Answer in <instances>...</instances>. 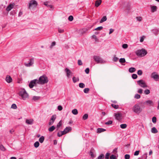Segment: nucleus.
Listing matches in <instances>:
<instances>
[{
	"label": "nucleus",
	"instance_id": "1",
	"mask_svg": "<svg viewBox=\"0 0 159 159\" xmlns=\"http://www.w3.org/2000/svg\"><path fill=\"white\" fill-rule=\"evenodd\" d=\"M37 84H47L48 81V77L45 75L41 76L39 79L37 80Z\"/></svg>",
	"mask_w": 159,
	"mask_h": 159
},
{
	"label": "nucleus",
	"instance_id": "2",
	"mask_svg": "<svg viewBox=\"0 0 159 159\" xmlns=\"http://www.w3.org/2000/svg\"><path fill=\"white\" fill-rule=\"evenodd\" d=\"M135 53L138 56L142 57L146 55L147 52L145 49L143 48L141 49L137 50Z\"/></svg>",
	"mask_w": 159,
	"mask_h": 159
},
{
	"label": "nucleus",
	"instance_id": "3",
	"mask_svg": "<svg viewBox=\"0 0 159 159\" xmlns=\"http://www.w3.org/2000/svg\"><path fill=\"white\" fill-rule=\"evenodd\" d=\"M132 110L134 112L139 114L142 111V110L139 104H136L133 106Z\"/></svg>",
	"mask_w": 159,
	"mask_h": 159
},
{
	"label": "nucleus",
	"instance_id": "4",
	"mask_svg": "<svg viewBox=\"0 0 159 159\" xmlns=\"http://www.w3.org/2000/svg\"><path fill=\"white\" fill-rule=\"evenodd\" d=\"M19 95L24 100H25L26 98H27L28 96V93L24 89L22 90L20 92Z\"/></svg>",
	"mask_w": 159,
	"mask_h": 159
},
{
	"label": "nucleus",
	"instance_id": "5",
	"mask_svg": "<svg viewBox=\"0 0 159 159\" xmlns=\"http://www.w3.org/2000/svg\"><path fill=\"white\" fill-rule=\"evenodd\" d=\"M94 60L97 62V63H103L105 61L99 56H94L93 57Z\"/></svg>",
	"mask_w": 159,
	"mask_h": 159
},
{
	"label": "nucleus",
	"instance_id": "6",
	"mask_svg": "<svg viewBox=\"0 0 159 159\" xmlns=\"http://www.w3.org/2000/svg\"><path fill=\"white\" fill-rule=\"evenodd\" d=\"M38 5L37 2L35 0H31L29 4V8H30L31 7H36Z\"/></svg>",
	"mask_w": 159,
	"mask_h": 159
},
{
	"label": "nucleus",
	"instance_id": "7",
	"mask_svg": "<svg viewBox=\"0 0 159 159\" xmlns=\"http://www.w3.org/2000/svg\"><path fill=\"white\" fill-rule=\"evenodd\" d=\"M138 84L142 87L145 88L147 87V85L144 81L142 80H139L137 81Z\"/></svg>",
	"mask_w": 159,
	"mask_h": 159
},
{
	"label": "nucleus",
	"instance_id": "8",
	"mask_svg": "<svg viewBox=\"0 0 159 159\" xmlns=\"http://www.w3.org/2000/svg\"><path fill=\"white\" fill-rule=\"evenodd\" d=\"M37 84V79H34L31 80L29 84V87L30 88H32L34 86H35Z\"/></svg>",
	"mask_w": 159,
	"mask_h": 159
},
{
	"label": "nucleus",
	"instance_id": "9",
	"mask_svg": "<svg viewBox=\"0 0 159 159\" xmlns=\"http://www.w3.org/2000/svg\"><path fill=\"white\" fill-rule=\"evenodd\" d=\"M34 58H31L29 62L28 63H25V65L27 67H29L31 66L34 63Z\"/></svg>",
	"mask_w": 159,
	"mask_h": 159
},
{
	"label": "nucleus",
	"instance_id": "10",
	"mask_svg": "<svg viewBox=\"0 0 159 159\" xmlns=\"http://www.w3.org/2000/svg\"><path fill=\"white\" fill-rule=\"evenodd\" d=\"M114 115L117 120H120L121 119V117L122 116V114L121 112L115 113Z\"/></svg>",
	"mask_w": 159,
	"mask_h": 159
},
{
	"label": "nucleus",
	"instance_id": "11",
	"mask_svg": "<svg viewBox=\"0 0 159 159\" xmlns=\"http://www.w3.org/2000/svg\"><path fill=\"white\" fill-rule=\"evenodd\" d=\"M72 130V128L71 127L69 126V127H66L64 130L62 131L64 133V134H65L69 132L70 131Z\"/></svg>",
	"mask_w": 159,
	"mask_h": 159
},
{
	"label": "nucleus",
	"instance_id": "12",
	"mask_svg": "<svg viewBox=\"0 0 159 159\" xmlns=\"http://www.w3.org/2000/svg\"><path fill=\"white\" fill-rule=\"evenodd\" d=\"M65 71L66 72L67 77L69 78L70 75L72 73L71 71L68 68H66L65 69Z\"/></svg>",
	"mask_w": 159,
	"mask_h": 159
},
{
	"label": "nucleus",
	"instance_id": "13",
	"mask_svg": "<svg viewBox=\"0 0 159 159\" xmlns=\"http://www.w3.org/2000/svg\"><path fill=\"white\" fill-rule=\"evenodd\" d=\"M6 80L8 83H10L12 82V78L10 76L7 75L6 78Z\"/></svg>",
	"mask_w": 159,
	"mask_h": 159
},
{
	"label": "nucleus",
	"instance_id": "14",
	"mask_svg": "<svg viewBox=\"0 0 159 159\" xmlns=\"http://www.w3.org/2000/svg\"><path fill=\"white\" fill-rule=\"evenodd\" d=\"M156 73L155 72H153L152 73L151 75L152 77L155 79H158L159 78V76L157 74H155Z\"/></svg>",
	"mask_w": 159,
	"mask_h": 159
},
{
	"label": "nucleus",
	"instance_id": "15",
	"mask_svg": "<svg viewBox=\"0 0 159 159\" xmlns=\"http://www.w3.org/2000/svg\"><path fill=\"white\" fill-rule=\"evenodd\" d=\"M34 120L33 119H26L25 123L28 125H32L33 123Z\"/></svg>",
	"mask_w": 159,
	"mask_h": 159
},
{
	"label": "nucleus",
	"instance_id": "16",
	"mask_svg": "<svg viewBox=\"0 0 159 159\" xmlns=\"http://www.w3.org/2000/svg\"><path fill=\"white\" fill-rule=\"evenodd\" d=\"M14 5L12 4H9L6 8V10L8 11H10L14 7Z\"/></svg>",
	"mask_w": 159,
	"mask_h": 159
},
{
	"label": "nucleus",
	"instance_id": "17",
	"mask_svg": "<svg viewBox=\"0 0 159 159\" xmlns=\"http://www.w3.org/2000/svg\"><path fill=\"white\" fill-rule=\"evenodd\" d=\"M90 29V28L89 27L85 28L81 30V33L82 34H84L86 33L87 31L89 30Z\"/></svg>",
	"mask_w": 159,
	"mask_h": 159
},
{
	"label": "nucleus",
	"instance_id": "18",
	"mask_svg": "<svg viewBox=\"0 0 159 159\" xmlns=\"http://www.w3.org/2000/svg\"><path fill=\"white\" fill-rule=\"evenodd\" d=\"M151 11L152 12H154L157 11V7L155 6H151Z\"/></svg>",
	"mask_w": 159,
	"mask_h": 159
},
{
	"label": "nucleus",
	"instance_id": "19",
	"mask_svg": "<svg viewBox=\"0 0 159 159\" xmlns=\"http://www.w3.org/2000/svg\"><path fill=\"white\" fill-rule=\"evenodd\" d=\"M106 130V129L102 128H98L97 129V133H100L102 132H103Z\"/></svg>",
	"mask_w": 159,
	"mask_h": 159
},
{
	"label": "nucleus",
	"instance_id": "20",
	"mask_svg": "<svg viewBox=\"0 0 159 159\" xmlns=\"http://www.w3.org/2000/svg\"><path fill=\"white\" fill-rule=\"evenodd\" d=\"M102 2L101 0H98L95 1V6L96 7H98L101 4Z\"/></svg>",
	"mask_w": 159,
	"mask_h": 159
},
{
	"label": "nucleus",
	"instance_id": "21",
	"mask_svg": "<svg viewBox=\"0 0 159 159\" xmlns=\"http://www.w3.org/2000/svg\"><path fill=\"white\" fill-rule=\"evenodd\" d=\"M136 71V69L134 67L130 68L129 69V71L130 73H133Z\"/></svg>",
	"mask_w": 159,
	"mask_h": 159
},
{
	"label": "nucleus",
	"instance_id": "22",
	"mask_svg": "<svg viewBox=\"0 0 159 159\" xmlns=\"http://www.w3.org/2000/svg\"><path fill=\"white\" fill-rule=\"evenodd\" d=\"M151 132L155 134L158 132V131L155 127H153L151 129Z\"/></svg>",
	"mask_w": 159,
	"mask_h": 159
},
{
	"label": "nucleus",
	"instance_id": "23",
	"mask_svg": "<svg viewBox=\"0 0 159 159\" xmlns=\"http://www.w3.org/2000/svg\"><path fill=\"white\" fill-rule=\"evenodd\" d=\"M55 129V126L52 125L48 129V130L49 132H51L53 131Z\"/></svg>",
	"mask_w": 159,
	"mask_h": 159
},
{
	"label": "nucleus",
	"instance_id": "24",
	"mask_svg": "<svg viewBox=\"0 0 159 159\" xmlns=\"http://www.w3.org/2000/svg\"><path fill=\"white\" fill-rule=\"evenodd\" d=\"M153 32L155 34L157 35L158 34L159 32V30L157 29H154L152 30Z\"/></svg>",
	"mask_w": 159,
	"mask_h": 159
},
{
	"label": "nucleus",
	"instance_id": "25",
	"mask_svg": "<svg viewBox=\"0 0 159 159\" xmlns=\"http://www.w3.org/2000/svg\"><path fill=\"white\" fill-rule=\"evenodd\" d=\"M72 80L73 81V82L74 83H75L77 81H78L79 80V78L78 77L76 78L75 77H73L72 78Z\"/></svg>",
	"mask_w": 159,
	"mask_h": 159
},
{
	"label": "nucleus",
	"instance_id": "26",
	"mask_svg": "<svg viewBox=\"0 0 159 159\" xmlns=\"http://www.w3.org/2000/svg\"><path fill=\"white\" fill-rule=\"evenodd\" d=\"M107 18L106 17V16H104L101 20L100 22V23H102L103 22L106 21L107 20Z\"/></svg>",
	"mask_w": 159,
	"mask_h": 159
},
{
	"label": "nucleus",
	"instance_id": "27",
	"mask_svg": "<svg viewBox=\"0 0 159 159\" xmlns=\"http://www.w3.org/2000/svg\"><path fill=\"white\" fill-rule=\"evenodd\" d=\"M44 137L43 136H42L41 137L39 138V141L40 143H42L44 141Z\"/></svg>",
	"mask_w": 159,
	"mask_h": 159
},
{
	"label": "nucleus",
	"instance_id": "28",
	"mask_svg": "<svg viewBox=\"0 0 159 159\" xmlns=\"http://www.w3.org/2000/svg\"><path fill=\"white\" fill-rule=\"evenodd\" d=\"M40 98V97L34 96L33 97L32 100H33L34 101H36V100H39V99Z\"/></svg>",
	"mask_w": 159,
	"mask_h": 159
},
{
	"label": "nucleus",
	"instance_id": "29",
	"mask_svg": "<svg viewBox=\"0 0 159 159\" xmlns=\"http://www.w3.org/2000/svg\"><path fill=\"white\" fill-rule=\"evenodd\" d=\"M72 113L74 114V115H76L78 114V111L76 109H75L73 110L72 111Z\"/></svg>",
	"mask_w": 159,
	"mask_h": 159
},
{
	"label": "nucleus",
	"instance_id": "30",
	"mask_svg": "<svg viewBox=\"0 0 159 159\" xmlns=\"http://www.w3.org/2000/svg\"><path fill=\"white\" fill-rule=\"evenodd\" d=\"M44 4L50 8H53V6L52 5L48 4L47 2H44Z\"/></svg>",
	"mask_w": 159,
	"mask_h": 159
},
{
	"label": "nucleus",
	"instance_id": "31",
	"mask_svg": "<svg viewBox=\"0 0 159 159\" xmlns=\"http://www.w3.org/2000/svg\"><path fill=\"white\" fill-rule=\"evenodd\" d=\"M65 134L62 131L59 132L57 133V136L59 137L61 136L62 135Z\"/></svg>",
	"mask_w": 159,
	"mask_h": 159
},
{
	"label": "nucleus",
	"instance_id": "32",
	"mask_svg": "<svg viewBox=\"0 0 159 159\" xmlns=\"http://www.w3.org/2000/svg\"><path fill=\"white\" fill-rule=\"evenodd\" d=\"M56 118V115H53L52 116L50 120H52V121H54Z\"/></svg>",
	"mask_w": 159,
	"mask_h": 159
},
{
	"label": "nucleus",
	"instance_id": "33",
	"mask_svg": "<svg viewBox=\"0 0 159 159\" xmlns=\"http://www.w3.org/2000/svg\"><path fill=\"white\" fill-rule=\"evenodd\" d=\"M119 61L120 63H123L125 62V58H121L120 59Z\"/></svg>",
	"mask_w": 159,
	"mask_h": 159
},
{
	"label": "nucleus",
	"instance_id": "34",
	"mask_svg": "<svg viewBox=\"0 0 159 159\" xmlns=\"http://www.w3.org/2000/svg\"><path fill=\"white\" fill-rule=\"evenodd\" d=\"M0 150L3 151H5L6 149L4 146L2 144L0 145Z\"/></svg>",
	"mask_w": 159,
	"mask_h": 159
},
{
	"label": "nucleus",
	"instance_id": "35",
	"mask_svg": "<svg viewBox=\"0 0 159 159\" xmlns=\"http://www.w3.org/2000/svg\"><path fill=\"white\" fill-rule=\"evenodd\" d=\"M104 156L103 154H101L96 159H102L104 158Z\"/></svg>",
	"mask_w": 159,
	"mask_h": 159
},
{
	"label": "nucleus",
	"instance_id": "36",
	"mask_svg": "<svg viewBox=\"0 0 159 159\" xmlns=\"http://www.w3.org/2000/svg\"><path fill=\"white\" fill-rule=\"evenodd\" d=\"M112 107L115 109H117L119 108V105H115L114 104H112L111 105Z\"/></svg>",
	"mask_w": 159,
	"mask_h": 159
},
{
	"label": "nucleus",
	"instance_id": "37",
	"mask_svg": "<svg viewBox=\"0 0 159 159\" xmlns=\"http://www.w3.org/2000/svg\"><path fill=\"white\" fill-rule=\"evenodd\" d=\"M88 115L87 114H85L83 116V119L84 120H86L88 119Z\"/></svg>",
	"mask_w": 159,
	"mask_h": 159
},
{
	"label": "nucleus",
	"instance_id": "38",
	"mask_svg": "<svg viewBox=\"0 0 159 159\" xmlns=\"http://www.w3.org/2000/svg\"><path fill=\"white\" fill-rule=\"evenodd\" d=\"M62 125V121L61 120L57 125V130Z\"/></svg>",
	"mask_w": 159,
	"mask_h": 159
},
{
	"label": "nucleus",
	"instance_id": "39",
	"mask_svg": "<svg viewBox=\"0 0 159 159\" xmlns=\"http://www.w3.org/2000/svg\"><path fill=\"white\" fill-rule=\"evenodd\" d=\"M39 142L38 141L36 142L34 144V147L36 148H37L38 147H39Z\"/></svg>",
	"mask_w": 159,
	"mask_h": 159
},
{
	"label": "nucleus",
	"instance_id": "40",
	"mask_svg": "<svg viewBox=\"0 0 159 159\" xmlns=\"http://www.w3.org/2000/svg\"><path fill=\"white\" fill-rule=\"evenodd\" d=\"M120 128L122 129H125L126 128L127 125L126 124H122L120 125Z\"/></svg>",
	"mask_w": 159,
	"mask_h": 159
},
{
	"label": "nucleus",
	"instance_id": "41",
	"mask_svg": "<svg viewBox=\"0 0 159 159\" xmlns=\"http://www.w3.org/2000/svg\"><path fill=\"white\" fill-rule=\"evenodd\" d=\"M144 93L146 95H148L150 93V91L148 89H147L144 91Z\"/></svg>",
	"mask_w": 159,
	"mask_h": 159
},
{
	"label": "nucleus",
	"instance_id": "42",
	"mask_svg": "<svg viewBox=\"0 0 159 159\" xmlns=\"http://www.w3.org/2000/svg\"><path fill=\"white\" fill-rule=\"evenodd\" d=\"M92 39H95V41L96 42H97L98 41V39L97 38L96 36L95 35H93L92 36Z\"/></svg>",
	"mask_w": 159,
	"mask_h": 159
},
{
	"label": "nucleus",
	"instance_id": "43",
	"mask_svg": "<svg viewBox=\"0 0 159 159\" xmlns=\"http://www.w3.org/2000/svg\"><path fill=\"white\" fill-rule=\"evenodd\" d=\"M152 121L154 123H156L157 122V118L156 117L154 116L152 118Z\"/></svg>",
	"mask_w": 159,
	"mask_h": 159
},
{
	"label": "nucleus",
	"instance_id": "44",
	"mask_svg": "<svg viewBox=\"0 0 159 159\" xmlns=\"http://www.w3.org/2000/svg\"><path fill=\"white\" fill-rule=\"evenodd\" d=\"M89 91V89L88 88H86L84 89V92L85 93H88Z\"/></svg>",
	"mask_w": 159,
	"mask_h": 159
},
{
	"label": "nucleus",
	"instance_id": "45",
	"mask_svg": "<svg viewBox=\"0 0 159 159\" xmlns=\"http://www.w3.org/2000/svg\"><path fill=\"white\" fill-rule=\"evenodd\" d=\"M79 87L80 88H84L85 87V85L83 83H80L79 84Z\"/></svg>",
	"mask_w": 159,
	"mask_h": 159
},
{
	"label": "nucleus",
	"instance_id": "46",
	"mask_svg": "<svg viewBox=\"0 0 159 159\" xmlns=\"http://www.w3.org/2000/svg\"><path fill=\"white\" fill-rule=\"evenodd\" d=\"M103 28V27H102V26H99V27H98L96 28V29H95L94 30H102Z\"/></svg>",
	"mask_w": 159,
	"mask_h": 159
},
{
	"label": "nucleus",
	"instance_id": "47",
	"mask_svg": "<svg viewBox=\"0 0 159 159\" xmlns=\"http://www.w3.org/2000/svg\"><path fill=\"white\" fill-rule=\"evenodd\" d=\"M17 108V106L15 104H12L11 106V108H12L13 109H16Z\"/></svg>",
	"mask_w": 159,
	"mask_h": 159
},
{
	"label": "nucleus",
	"instance_id": "48",
	"mask_svg": "<svg viewBox=\"0 0 159 159\" xmlns=\"http://www.w3.org/2000/svg\"><path fill=\"white\" fill-rule=\"evenodd\" d=\"M134 98L138 99L140 98V95L139 94H136L134 96Z\"/></svg>",
	"mask_w": 159,
	"mask_h": 159
},
{
	"label": "nucleus",
	"instance_id": "49",
	"mask_svg": "<svg viewBox=\"0 0 159 159\" xmlns=\"http://www.w3.org/2000/svg\"><path fill=\"white\" fill-rule=\"evenodd\" d=\"M132 78L134 79H135L137 78L138 76L136 74H133L132 76Z\"/></svg>",
	"mask_w": 159,
	"mask_h": 159
},
{
	"label": "nucleus",
	"instance_id": "50",
	"mask_svg": "<svg viewBox=\"0 0 159 159\" xmlns=\"http://www.w3.org/2000/svg\"><path fill=\"white\" fill-rule=\"evenodd\" d=\"M143 74V72L141 70H139L138 71L137 74L139 75H141Z\"/></svg>",
	"mask_w": 159,
	"mask_h": 159
},
{
	"label": "nucleus",
	"instance_id": "51",
	"mask_svg": "<svg viewBox=\"0 0 159 159\" xmlns=\"http://www.w3.org/2000/svg\"><path fill=\"white\" fill-rule=\"evenodd\" d=\"M112 123V121L111 120H109L107 122H106L105 123V124L107 125H111Z\"/></svg>",
	"mask_w": 159,
	"mask_h": 159
},
{
	"label": "nucleus",
	"instance_id": "52",
	"mask_svg": "<svg viewBox=\"0 0 159 159\" xmlns=\"http://www.w3.org/2000/svg\"><path fill=\"white\" fill-rule=\"evenodd\" d=\"M68 20L70 21H72L73 20V17L72 16H70L68 17Z\"/></svg>",
	"mask_w": 159,
	"mask_h": 159
},
{
	"label": "nucleus",
	"instance_id": "53",
	"mask_svg": "<svg viewBox=\"0 0 159 159\" xmlns=\"http://www.w3.org/2000/svg\"><path fill=\"white\" fill-rule=\"evenodd\" d=\"M118 58H117V57H116V56H114V58H113V61H114V62H116L118 61Z\"/></svg>",
	"mask_w": 159,
	"mask_h": 159
},
{
	"label": "nucleus",
	"instance_id": "54",
	"mask_svg": "<svg viewBox=\"0 0 159 159\" xmlns=\"http://www.w3.org/2000/svg\"><path fill=\"white\" fill-rule=\"evenodd\" d=\"M78 63L79 65L81 66L83 64V63L80 60H78Z\"/></svg>",
	"mask_w": 159,
	"mask_h": 159
},
{
	"label": "nucleus",
	"instance_id": "55",
	"mask_svg": "<svg viewBox=\"0 0 159 159\" xmlns=\"http://www.w3.org/2000/svg\"><path fill=\"white\" fill-rule=\"evenodd\" d=\"M110 159H116V157L114 155H112L110 157Z\"/></svg>",
	"mask_w": 159,
	"mask_h": 159
},
{
	"label": "nucleus",
	"instance_id": "56",
	"mask_svg": "<svg viewBox=\"0 0 159 159\" xmlns=\"http://www.w3.org/2000/svg\"><path fill=\"white\" fill-rule=\"evenodd\" d=\"M125 159H129L130 155L129 154H126L125 156Z\"/></svg>",
	"mask_w": 159,
	"mask_h": 159
},
{
	"label": "nucleus",
	"instance_id": "57",
	"mask_svg": "<svg viewBox=\"0 0 159 159\" xmlns=\"http://www.w3.org/2000/svg\"><path fill=\"white\" fill-rule=\"evenodd\" d=\"M128 45L126 44H124L122 45V47L124 48H128Z\"/></svg>",
	"mask_w": 159,
	"mask_h": 159
},
{
	"label": "nucleus",
	"instance_id": "58",
	"mask_svg": "<svg viewBox=\"0 0 159 159\" xmlns=\"http://www.w3.org/2000/svg\"><path fill=\"white\" fill-rule=\"evenodd\" d=\"M85 71L86 74H88L89 72V68H86L85 70Z\"/></svg>",
	"mask_w": 159,
	"mask_h": 159
},
{
	"label": "nucleus",
	"instance_id": "59",
	"mask_svg": "<svg viewBox=\"0 0 159 159\" xmlns=\"http://www.w3.org/2000/svg\"><path fill=\"white\" fill-rule=\"evenodd\" d=\"M139 150L136 151L134 152V156H137L139 154Z\"/></svg>",
	"mask_w": 159,
	"mask_h": 159
},
{
	"label": "nucleus",
	"instance_id": "60",
	"mask_svg": "<svg viewBox=\"0 0 159 159\" xmlns=\"http://www.w3.org/2000/svg\"><path fill=\"white\" fill-rule=\"evenodd\" d=\"M146 103L148 104H151L153 102L151 100H148L146 101Z\"/></svg>",
	"mask_w": 159,
	"mask_h": 159
},
{
	"label": "nucleus",
	"instance_id": "61",
	"mask_svg": "<svg viewBox=\"0 0 159 159\" xmlns=\"http://www.w3.org/2000/svg\"><path fill=\"white\" fill-rule=\"evenodd\" d=\"M57 109L59 111H61L62 110V107L61 105H59L57 107Z\"/></svg>",
	"mask_w": 159,
	"mask_h": 159
},
{
	"label": "nucleus",
	"instance_id": "62",
	"mask_svg": "<svg viewBox=\"0 0 159 159\" xmlns=\"http://www.w3.org/2000/svg\"><path fill=\"white\" fill-rule=\"evenodd\" d=\"M110 155V154L109 153H107L106 154L105 158L108 159L109 158V157Z\"/></svg>",
	"mask_w": 159,
	"mask_h": 159
},
{
	"label": "nucleus",
	"instance_id": "63",
	"mask_svg": "<svg viewBox=\"0 0 159 159\" xmlns=\"http://www.w3.org/2000/svg\"><path fill=\"white\" fill-rule=\"evenodd\" d=\"M90 155L92 158H93L95 157V156H94V155L93 154V152H92V151L90 152Z\"/></svg>",
	"mask_w": 159,
	"mask_h": 159
},
{
	"label": "nucleus",
	"instance_id": "64",
	"mask_svg": "<svg viewBox=\"0 0 159 159\" xmlns=\"http://www.w3.org/2000/svg\"><path fill=\"white\" fill-rule=\"evenodd\" d=\"M54 122V121L52 120H50L48 124L49 125H52L53 124Z\"/></svg>",
	"mask_w": 159,
	"mask_h": 159
}]
</instances>
